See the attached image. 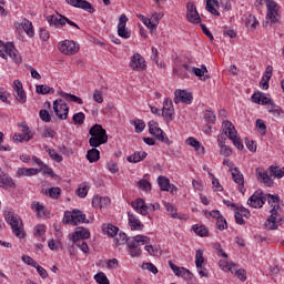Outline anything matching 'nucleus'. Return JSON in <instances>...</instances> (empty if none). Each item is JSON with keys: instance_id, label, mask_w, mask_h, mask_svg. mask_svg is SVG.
<instances>
[{"instance_id": "f257e3e1", "label": "nucleus", "mask_w": 284, "mask_h": 284, "mask_svg": "<svg viewBox=\"0 0 284 284\" xmlns=\"http://www.w3.org/2000/svg\"><path fill=\"white\" fill-rule=\"evenodd\" d=\"M89 134L91 136L89 139V145L93 149L87 152V160L89 163H97L101 159V152L97 148H101V145L108 143V131L101 124H94L89 130Z\"/></svg>"}, {"instance_id": "f03ea898", "label": "nucleus", "mask_w": 284, "mask_h": 284, "mask_svg": "<svg viewBox=\"0 0 284 284\" xmlns=\"http://www.w3.org/2000/svg\"><path fill=\"white\" fill-rule=\"evenodd\" d=\"M267 201L268 205L273 207L271 210L270 217L265 221L264 227L265 230H278V223H283V217L278 215V203L281 199L278 195H272V194H264V202Z\"/></svg>"}, {"instance_id": "7ed1b4c3", "label": "nucleus", "mask_w": 284, "mask_h": 284, "mask_svg": "<svg viewBox=\"0 0 284 284\" xmlns=\"http://www.w3.org/2000/svg\"><path fill=\"white\" fill-rule=\"evenodd\" d=\"M6 221L10 225L14 236L18 239H26V231L23 230V221L21 217L12 212L7 213Z\"/></svg>"}, {"instance_id": "20e7f679", "label": "nucleus", "mask_w": 284, "mask_h": 284, "mask_svg": "<svg viewBox=\"0 0 284 284\" xmlns=\"http://www.w3.org/2000/svg\"><path fill=\"white\" fill-rule=\"evenodd\" d=\"M141 245H150V239L145 235L129 237L128 247L131 256H141Z\"/></svg>"}, {"instance_id": "39448f33", "label": "nucleus", "mask_w": 284, "mask_h": 284, "mask_svg": "<svg viewBox=\"0 0 284 284\" xmlns=\"http://www.w3.org/2000/svg\"><path fill=\"white\" fill-rule=\"evenodd\" d=\"M64 225L72 223L73 225H79V223H90V220L85 217L83 211L81 210H73L72 212L65 211L64 216L62 220Z\"/></svg>"}, {"instance_id": "423d86ee", "label": "nucleus", "mask_w": 284, "mask_h": 284, "mask_svg": "<svg viewBox=\"0 0 284 284\" xmlns=\"http://www.w3.org/2000/svg\"><path fill=\"white\" fill-rule=\"evenodd\" d=\"M222 130L225 134V136H227L231 141H233V144L235 145V148H237V150H243V141H241V138H239L236 134V128H234V124H232V122L230 121H223L222 124Z\"/></svg>"}, {"instance_id": "0eeeda50", "label": "nucleus", "mask_w": 284, "mask_h": 284, "mask_svg": "<svg viewBox=\"0 0 284 284\" xmlns=\"http://www.w3.org/2000/svg\"><path fill=\"white\" fill-rule=\"evenodd\" d=\"M149 132L152 136H155L156 141H161V143H165V145H172V140L168 138L161 128H159V123L154 120L149 122Z\"/></svg>"}, {"instance_id": "6e6552de", "label": "nucleus", "mask_w": 284, "mask_h": 284, "mask_svg": "<svg viewBox=\"0 0 284 284\" xmlns=\"http://www.w3.org/2000/svg\"><path fill=\"white\" fill-rule=\"evenodd\" d=\"M58 50L67 57H72L79 52V44L72 40H63L59 42Z\"/></svg>"}, {"instance_id": "1a4fd4ad", "label": "nucleus", "mask_w": 284, "mask_h": 284, "mask_svg": "<svg viewBox=\"0 0 284 284\" xmlns=\"http://www.w3.org/2000/svg\"><path fill=\"white\" fill-rule=\"evenodd\" d=\"M0 48H4L6 54H8L10 59H12V61H14V63H17L18 65L23 62L21 53H19V51L17 50L12 42H7L4 44L3 41L0 40Z\"/></svg>"}, {"instance_id": "9d476101", "label": "nucleus", "mask_w": 284, "mask_h": 284, "mask_svg": "<svg viewBox=\"0 0 284 284\" xmlns=\"http://www.w3.org/2000/svg\"><path fill=\"white\" fill-rule=\"evenodd\" d=\"M186 21H189V23H193L194 26L201 23V16L199 14L196 4H194V2L186 3Z\"/></svg>"}, {"instance_id": "9b49d317", "label": "nucleus", "mask_w": 284, "mask_h": 284, "mask_svg": "<svg viewBox=\"0 0 284 284\" xmlns=\"http://www.w3.org/2000/svg\"><path fill=\"white\" fill-rule=\"evenodd\" d=\"M162 116L166 123H172L174 119V106L170 98H166L163 102Z\"/></svg>"}, {"instance_id": "f8f14e48", "label": "nucleus", "mask_w": 284, "mask_h": 284, "mask_svg": "<svg viewBox=\"0 0 284 284\" xmlns=\"http://www.w3.org/2000/svg\"><path fill=\"white\" fill-rule=\"evenodd\" d=\"M247 205L255 209L263 207V205H265V194H263V191H255V194L250 196Z\"/></svg>"}, {"instance_id": "ddd939ff", "label": "nucleus", "mask_w": 284, "mask_h": 284, "mask_svg": "<svg viewBox=\"0 0 284 284\" xmlns=\"http://www.w3.org/2000/svg\"><path fill=\"white\" fill-rule=\"evenodd\" d=\"M267 19L271 23H278V4L274 0H266Z\"/></svg>"}, {"instance_id": "4468645a", "label": "nucleus", "mask_w": 284, "mask_h": 284, "mask_svg": "<svg viewBox=\"0 0 284 284\" xmlns=\"http://www.w3.org/2000/svg\"><path fill=\"white\" fill-rule=\"evenodd\" d=\"M128 23V16L121 14L118 23V36L122 39H130L132 32L125 27Z\"/></svg>"}, {"instance_id": "2eb2a0df", "label": "nucleus", "mask_w": 284, "mask_h": 284, "mask_svg": "<svg viewBox=\"0 0 284 284\" xmlns=\"http://www.w3.org/2000/svg\"><path fill=\"white\" fill-rule=\"evenodd\" d=\"M67 3L73 8L85 10V12H89L90 14H94V6L87 0H67Z\"/></svg>"}, {"instance_id": "dca6fc26", "label": "nucleus", "mask_w": 284, "mask_h": 284, "mask_svg": "<svg viewBox=\"0 0 284 284\" xmlns=\"http://www.w3.org/2000/svg\"><path fill=\"white\" fill-rule=\"evenodd\" d=\"M14 28L19 31L23 30L26 32L27 37H30V39H32V37H34V27L32 26L30 20H28L26 18L21 22H16Z\"/></svg>"}, {"instance_id": "f3484780", "label": "nucleus", "mask_w": 284, "mask_h": 284, "mask_svg": "<svg viewBox=\"0 0 284 284\" xmlns=\"http://www.w3.org/2000/svg\"><path fill=\"white\" fill-rule=\"evenodd\" d=\"M174 94H175L174 103L176 104L182 102V103H186V105H190V103H192V99H194L192 97V93L181 89L175 90Z\"/></svg>"}, {"instance_id": "a211bd4d", "label": "nucleus", "mask_w": 284, "mask_h": 284, "mask_svg": "<svg viewBox=\"0 0 284 284\" xmlns=\"http://www.w3.org/2000/svg\"><path fill=\"white\" fill-rule=\"evenodd\" d=\"M13 90L17 93L16 99L19 101V103H26V101H28L26 91L23 90V83H21V81H13Z\"/></svg>"}, {"instance_id": "6ab92c4d", "label": "nucleus", "mask_w": 284, "mask_h": 284, "mask_svg": "<svg viewBox=\"0 0 284 284\" xmlns=\"http://www.w3.org/2000/svg\"><path fill=\"white\" fill-rule=\"evenodd\" d=\"M130 68L133 70H145L148 65L145 64V59L141 54L135 53L131 58Z\"/></svg>"}, {"instance_id": "aec40b11", "label": "nucleus", "mask_w": 284, "mask_h": 284, "mask_svg": "<svg viewBox=\"0 0 284 284\" xmlns=\"http://www.w3.org/2000/svg\"><path fill=\"white\" fill-rule=\"evenodd\" d=\"M0 187H2L3 190H10V189L14 190V187H17L14 180H12L10 175L1 172V169H0Z\"/></svg>"}, {"instance_id": "412c9836", "label": "nucleus", "mask_w": 284, "mask_h": 284, "mask_svg": "<svg viewBox=\"0 0 284 284\" xmlns=\"http://www.w3.org/2000/svg\"><path fill=\"white\" fill-rule=\"evenodd\" d=\"M256 176L257 181H260V183H264L266 187H272L274 185V181L264 169H256Z\"/></svg>"}, {"instance_id": "4be33fe9", "label": "nucleus", "mask_w": 284, "mask_h": 284, "mask_svg": "<svg viewBox=\"0 0 284 284\" xmlns=\"http://www.w3.org/2000/svg\"><path fill=\"white\" fill-rule=\"evenodd\" d=\"M231 174L234 183H237V185L241 186L240 192L242 194H245V190H243V187L245 186V180L243 179V174L241 173V171H239V168H234L233 170H231Z\"/></svg>"}, {"instance_id": "5701e85b", "label": "nucleus", "mask_w": 284, "mask_h": 284, "mask_svg": "<svg viewBox=\"0 0 284 284\" xmlns=\"http://www.w3.org/2000/svg\"><path fill=\"white\" fill-rule=\"evenodd\" d=\"M131 207L139 212L142 216H148V205H145V201L143 199H136L133 203H131Z\"/></svg>"}, {"instance_id": "b1692460", "label": "nucleus", "mask_w": 284, "mask_h": 284, "mask_svg": "<svg viewBox=\"0 0 284 284\" xmlns=\"http://www.w3.org/2000/svg\"><path fill=\"white\" fill-rule=\"evenodd\" d=\"M128 219H129V225L132 231L143 230V223H141V220L136 217V214L132 212H128Z\"/></svg>"}, {"instance_id": "393cba45", "label": "nucleus", "mask_w": 284, "mask_h": 284, "mask_svg": "<svg viewBox=\"0 0 284 284\" xmlns=\"http://www.w3.org/2000/svg\"><path fill=\"white\" fill-rule=\"evenodd\" d=\"M74 237L80 239V241H85V239H90V229H85L83 226L75 227L71 240L74 241Z\"/></svg>"}, {"instance_id": "a878e982", "label": "nucleus", "mask_w": 284, "mask_h": 284, "mask_svg": "<svg viewBox=\"0 0 284 284\" xmlns=\"http://www.w3.org/2000/svg\"><path fill=\"white\" fill-rule=\"evenodd\" d=\"M186 145H191L197 152V154H205V146L201 145V142L195 138H189L185 140Z\"/></svg>"}, {"instance_id": "bb28decb", "label": "nucleus", "mask_w": 284, "mask_h": 284, "mask_svg": "<svg viewBox=\"0 0 284 284\" xmlns=\"http://www.w3.org/2000/svg\"><path fill=\"white\" fill-rule=\"evenodd\" d=\"M47 21L50 26L63 27V26H65V16L57 17V16L52 14V16L47 17Z\"/></svg>"}, {"instance_id": "cd10ccee", "label": "nucleus", "mask_w": 284, "mask_h": 284, "mask_svg": "<svg viewBox=\"0 0 284 284\" xmlns=\"http://www.w3.org/2000/svg\"><path fill=\"white\" fill-rule=\"evenodd\" d=\"M148 158V153L145 151L143 152H134L132 155H129L126 158V161L129 163H141V161H143V159Z\"/></svg>"}, {"instance_id": "c85d7f7f", "label": "nucleus", "mask_w": 284, "mask_h": 284, "mask_svg": "<svg viewBox=\"0 0 284 284\" xmlns=\"http://www.w3.org/2000/svg\"><path fill=\"white\" fill-rule=\"evenodd\" d=\"M93 207H105V205H110V197L94 196L92 200Z\"/></svg>"}, {"instance_id": "c756f323", "label": "nucleus", "mask_w": 284, "mask_h": 284, "mask_svg": "<svg viewBox=\"0 0 284 284\" xmlns=\"http://www.w3.org/2000/svg\"><path fill=\"white\" fill-rule=\"evenodd\" d=\"M39 172H41L39 169L20 168L17 171V176H34L39 174Z\"/></svg>"}, {"instance_id": "7c9ffc66", "label": "nucleus", "mask_w": 284, "mask_h": 284, "mask_svg": "<svg viewBox=\"0 0 284 284\" xmlns=\"http://www.w3.org/2000/svg\"><path fill=\"white\" fill-rule=\"evenodd\" d=\"M158 184L161 190V192H170V187H172V184H170V179L160 175L158 178Z\"/></svg>"}, {"instance_id": "2f4dec72", "label": "nucleus", "mask_w": 284, "mask_h": 284, "mask_svg": "<svg viewBox=\"0 0 284 284\" xmlns=\"http://www.w3.org/2000/svg\"><path fill=\"white\" fill-rule=\"evenodd\" d=\"M193 232L201 237L210 236V230L205 225L194 224L192 226Z\"/></svg>"}, {"instance_id": "473e14b6", "label": "nucleus", "mask_w": 284, "mask_h": 284, "mask_svg": "<svg viewBox=\"0 0 284 284\" xmlns=\"http://www.w3.org/2000/svg\"><path fill=\"white\" fill-rule=\"evenodd\" d=\"M59 110H64L67 113L70 111L68 103H63L62 99H58L53 102V112L59 114Z\"/></svg>"}, {"instance_id": "72a5a7b5", "label": "nucleus", "mask_w": 284, "mask_h": 284, "mask_svg": "<svg viewBox=\"0 0 284 284\" xmlns=\"http://www.w3.org/2000/svg\"><path fill=\"white\" fill-rule=\"evenodd\" d=\"M60 97H62V99H65V101H70L71 103H79V105H83V100L74 94L61 91Z\"/></svg>"}, {"instance_id": "f704fd0d", "label": "nucleus", "mask_w": 284, "mask_h": 284, "mask_svg": "<svg viewBox=\"0 0 284 284\" xmlns=\"http://www.w3.org/2000/svg\"><path fill=\"white\" fill-rule=\"evenodd\" d=\"M136 17L144 23V26H146V28H149V30H151V32H156V24L152 23L150 18H145L143 14H136Z\"/></svg>"}, {"instance_id": "c9c22d12", "label": "nucleus", "mask_w": 284, "mask_h": 284, "mask_svg": "<svg viewBox=\"0 0 284 284\" xmlns=\"http://www.w3.org/2000/svg\"><path fill=\"white\" fill-rule=\"evenodd\" d=\"M268 172L271 173V176H274L275 179H283L284 176V168L281 169V166L271 165Z\"/></svg>"}, {"instance_id": "e433bc0d", "label": "nucleus", "mask_w": 284, "mask_h": 284, "mask_svg": "<svg viewBox=\"0 0 284 284\" xmlns=\"http://www.w3.org/2000/svg\"><path fill=\"white\" fill-rule=\"evenodd\" d=\"M72 242H73V245H77V247H79L81 252H84V254H88V252H90V247L88 246V243L85 242V240L74 237Z\"/></svg>"}, {"instance_id": "4c0bfd02", "label": "nucleus", "mask_w": 284, "mask_h": 284, "mask_svg": "<svg viewBox=\"0 0 284 284\" xmlns=\"http://www.w3.org/2000/svg\"><path fill=\"white\" fill-rule=\"evenodd\" d=\"M36 92L37 94H54V88H50L47 84H38Z\"/></svg>"}, {"instance_id": "58836bf2", "label": "nucleus", "mask_w": 284, "mask_h": 284, "mask_svg": "<svg viewBox=\"0 0 284 284\" xmlns=\"http://www.w3.org/2000/svg\"><path fill=\"white\" fill-rule=\"evenodd\" d=\"M104 234H108V236L114 237L116 234H119V227L112 224H108L106 226L103 225L102 227Z\"/></svg>"}, {"instance_id": "ea45409f", "label": "nucleus", "mask_w": 284, "mask_h": 284, "mask_svg": "<svg viewBox=\"0 0 284 284\" xmlns=\"http://www.w3.org/2000/svg\"><path fill=\"white\" fill-rule=\"evenodd\" d=\"M31 210H36L38 216H45V206L39 202H32Z\"/></svg>"}, {"instance_id": "a19ab883", "label": "nucleus", "mask_w": 284, "mask_h": 284, "mask_svg": "<svg viewBox=\"0 0 284 284\" xmlns=\"http://www.w3.org/2000/svg\"><path fill=\"white\" fill-rule=\"evenodd\" d=\"M131 125H134L136 134H141L145 130V122L143 120H131Z\"/></svg>"}, {"instance_id": "79ce46f5", "label": "nucleus", "mask_w": 284, "mask_h": 284, "mask_svg": "<svg viewBox=\"0 0 284 284\" xmlns=\"http://www.w3.org/2000/svg\"><path fill=\"white\" fill-rule=\"evenodd\" d=\"M255 126L257 129V132H260L262 136H265L267 134V125L265 124V121L257 119L255 122Z\"/></svg>"}, {"instance_id": "37998d69", "label": "nucleus", "mask_w": 284, "mask_h": 284, "mask_svg": "<svg viewBox=\"0 0 284 284\" xmlns=\"http://www.w3.org/2000/svg\"><path fill=\"white\" fill-rule=\"evenodd\" d=\"M268 112H271V114H273V116H281V114H283V109L278 105H276L274 102H272L268 106H267Z\"/></svg>"}, {"instance_id": "c03bdc74", "label": "nucleus", "mask_w": 284, "mask_h": 284, "mask_svg": "<svg viewBox=\"0 0 284 284\" xmlns=\"http://www.w3.org/2000/svg\"><path fill=\"white\" fill-rule=\"evenodd\" d=\"M138 187L142 190L143 192H151L152 191V184L150 181L142 179L138 182Z\"/></svg>"}, {"instance_id": "a18cd8bd", "label": "nucleus", "mask_w": 284, "mask_h": 284, "mask_svg": "<svg viewBox=\"0 0 284 284\" xmlns=\"http://www.w3.org/2000/svg\"><path fill=\"white\" fill-rule=\"evenodd\" d=\"M203 263H205V257H203V250L199 248L195 254V266L201 268L203 267Z\"/></svg>"}, {"instance_id": "49530a36", "label": "nucleus", "mask_w": 284, "mask_h": 284, "mask_svg": "<svg viewBox=\"0 0 284 284\" xmlns=\"http://www.w3.org/2000/svg\"><path fill=\"white\" fill-rule=\"evenodd\" d=\"M214 3H217L216 0H206V10L207 12H211V14H214L215 17H221V13L219 10L214 8Z\"/></svg>"}, {"instance_id": "de8ad7c7", "label": "nucleus", "mask_w": 284, "mask_h": 284, "mask_svg": "<svg viewBox=\"0 0 284 284\" xmlns=\"http://www.w3.org/2000/svg\"><path fill=\"white\" fill-rule=\"evenodd\" d=\"M245 26L246 28H251V30H256V26H258V20H256V17L250 14L246 18Z\"/></svg>"}, {"instance_id": "09e8293b", "label": "nucleus", "mask_w": 284, "mask_h": 284, "mask_svg": "<svg viewBox=\"0 0 284 284\" xmlns=\"http://www.w3.org/2000/svg\"><path fill=\"white\" fill-rule=\"evenodd\" d=\"M72 121L74 125H83L85 123V113L79 112L73 114Z\"/></svg>"}, {"instance_id": "8fccbe9b", "label": "nucleus", "mask_w": 284, "mask_h": 284, "mask_svg": "<svg viewBox=\"0 0 284 284\" xmlns=\"http://www.w3.org/2000/svg\"><path fill=\"white\" fill-rule=\"evenodd\" d=\"M128 241H130V239H128V234L120 232L118 235H115L114 239V243L116 245H124V243H126L128 245Z\"/></svg>"}, {"instance_id": "3c124183", "label": "nucleus", "mask_w": 284, "mask_h": 284, "mask_svg": "<svg viewBox=\"0 0 284 284\" xmlns=\"http://www.w3.org/2000/svg\"><path fill=\"white\" fill-rule=\"evenodd\" d=\"M22 134L26 136L27 143L28 141H31V139H34V131L30 129L28 124L22 128Z\"/></svg>"}, {"instance_id": "603ef678", "label": "nucleus", "mask_w": 284, "mask_h": 284, "mask_svg": "<svg viewBox=\"0 0 284 284\" xmlns=\"http://www.w3.org/2000/svg\"><path fill=\"white\" fill-rule=\"evenodd\" d=\"M94 278L99 284H110V280H108V276L103 272L97 273Z\"/></svg>"}, {"instance_id": "864d4df0", "label": "nucleus", "mask_w": 284, "mask_h": 284, "mask_svg": "<svg viewBox=\"0 0 284 284\" xmlns=\"http://www.w3.org/2000/svg\"><path fill=\"white\" fill-rule=\"evenodd\" d=\"M204 120L206 123H216V114L213 111L206 110L204 111Z\"/></svg>"}, {"instance_id": "5fc2aeb1", "label": "nucleus", "mask_w": 284, "mask_h": 284, "mask_svg": "<svg viewBox=\"0 0 284 284\" xmlns=\"http://www.w3.org/2000/svg\"><path fill=\"white\" fill-rule=\"evenodd\" d=\"M39 116L44 123H50V121H52V115H50V112H48V110H40Z\"/></svg>"}, {"instance_id": "6e6d98bb", "label": "nucleus", "mask_w": 284, "mask_h": 284, "mask_svg": "<svg viewBox=\"0 0 284 284\" xmlns=\"http://www.w3.org/2000/svg\"><path fill=\"white\" fill-rule=\"evenodd\" d=\"M166 207V212H170L172 219H182L179 213H176V209L174 207V205H172L171 203H166L165 204Z\"/></svg>"}, {"instance_id": "4d7b16f0", "label": "nucleus", "mask_w": 284, "mask_h": 284, "mask_svg": "<svg viewBox=\"0 0 284 284\" xmlns=\"http://www.w3.org/2000/svg\"><path fill=\"white\" fill-rule=\"evenodd\" d=\"M49 156L52 159V161H55V163H61V161H63V156L57 153L54 149L49 150Z\"/></svg>"}, {"instance_id": "13d9d810", "label": "nucleus", "mask_w": 284, "mask_h": 284, "mask_svg": "<svg viewBox=\"0 0 284 284\" xmlns=\"http://www.w3.org/2000/svg\"><path fill=\"white\" fill-rule=\"evenodd\" d=\"M142 270H148L149 272H151L152 274H159V268L155 267L154 264L148 262V263H143L141 265Z\"/></svg>"}, {"instance_id": "bf43d9fd", "label": "nucleus", "mask_w": 284, "mask_h": 284, "mask_svg": "<svg viewBox=\"0 0 284 284\" xmlns=\"http://www.w3.org/2000/svg\"><path fill=\"white\" fill-rule=\"evenodd\" d=\"M169 267L172 270L175 276H181L183 274V267H179L173 264L172 260L169 261Z\"/></svg>"}, {"instance_id": "052dcab7", "label": "nucleus", "mask_w": 284, "mask_h": 284, "mask_svg": "<svg viewBox=\"0 0 284 284\" xmlns=\"http://www.w3.org/2000/svg\"><path fill=\"white\" fill-rule=\"evenodd\" d=\"M48 194L51 199H59V196H61V187H51Z\"/></svg>"}, {"instance_id": "680f3d73", "label": "nucleus", "mask_w": 284, "mask_h": 284, "mask_svg": "<svg viewBox=\"0 0 284 284\" xmlns=\"http://www.w3.org/2000/svg\"><path fill=\"white\" fill-rule=\"evenodd\" d=\"M235 212H240L244 219H250V216H252V213L244 206H235Z\"/></svg>"}, {"instance_id": "e2e57ef3", "label": "nucleus", "mask_w": 284, "mask_h": 284, "mask_svg": "<svg viewBox=\"0 0 284 284\" xmlns=\"http://www.w3.org/2000/svg\"><path fill=\"white\" fill-rule=\"evenodd\" d=\"M216 227L217 230H227V221L225 217H220L216 220Z\"/></svg>"}, {"instance_id": "0e129e2a", "label": "nucleus", "mask_w": 284, "mask_h": 284, "mask_svg": "<svg viewBox=\"0 0 284 284\" xmlns=\"http://www.w3.org/2000/svg\"><path fill=\"white\" fill-rule=\"evenodd\" d=\"M223 36L229 37L230 39H236V31H234L233 29H230L227 27H224Z\"/></svg>"}, {"instance_id": "69168bd1", "label": "nucleus", "mask_w": 284, "mask_h": 284, "mask_svg": "<svg viewBox=\"0 0 284 284\" xmlns=\"http://www.w3.org/2000/svg\"><path fill=\"white\" fill-rule=\"evenodd\" d=\"M13 141L14 143H23V141L28 142V138L23 133H14Z\"/></svg>"}, {"instance_id": "338daca9", "label": "nucleus", "mask_w": 284, "mask_h": 284, "mask_svg": "<svg viewBox=\"0 0 284 284\" xmlns=\"http://www.w3.org/2000/svg\"><path fill=\"white\" fill-rule=\"evenodd\" d=\"M22 261L26 263V265H30L31 267H37V261H34L32 257L28 255L22 256Z\"/></svg>"}, {"instance_id": "774afa93", "label": "nucleus", "mask_w": 284, "mask_h": 284, "mask_svg": "<svg viewBox=\"0 0 284 284\" xmlns=\"http://www.w3.org/2000/svg\"><path fill=\"white\" fill-rule=\"evenodd\" d=\"M93 100L95 101V103H103V92L95 90L93 92Z\"/></svg>"}]
</instances>
